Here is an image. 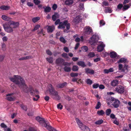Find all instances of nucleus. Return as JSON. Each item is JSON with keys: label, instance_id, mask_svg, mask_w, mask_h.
Here are the masks:
<instances>
[{"label": "nucleus", "instance_id": "nucleus-42", "mask_svg": "<svg viewBox=\"0 0 131 131\" xmlns=\"http://www.w3.org/2000/svg\"><path fill=\"white\" fill-rule=\"evenodd\" d=\"M21 108L25 111H26L27 109V107L23 105H21L20 106Z\"/></svg>", "mask_w": 131, "mask_h": 131}, {"label": "nucleus", "instance_id": "nucleus-62", "mask_svg": "<svg viewBox=\"0 0 131 131\" xmlns=\"http://www.w3.org/2000/svg\"><path fill=\"white\" fill-rule=\"evenodd\" d=\"M26 60L29 59H32L33 58V57L31 56H26L25 57Z\"/></svg>", "mask_w": 131, "mask_h": 131}, {"label": "nucleus", "instance_id": "nucleus-53", "mask_svg": "<svg viewBox=\"0 0 131 131\" xmlns=\"http://www.w3.org/2000/svg\"><path fill=\"white\" fill-rule=\"evenodd\" d=\"M118 68L119 70L121 71L122 72V69H123V66L122 64H119L118 65Z\"/></svg>", "mask_w": 131, "mask_h": 131}, {"label": "nucleus", "instance_id": "nucleus-36", "mask_svg": "<svg viewBox=\"0 0 131 131\" xmlns=\"http://www.w3.org/2000/svg\"><path fill=\"white\" fill-rule=\"evenodd\" d=\"M59 40L61 42H62L63 43H65L67 41L64 38L62 37H60L59 38Z\"/></svg>", "mask_w": 131, "mask_h": 131}, {"label": "nucleus", "instance_id": "nucleus-39", "mask_svg": "<svg viewBox=\"0 0 131 131\" xmlns=\"http://www.w3.org/2000/svg\"><path fill=\"white\" fill-rule=\"evenodd\" d=\"M111 109L109 108L106 110L105 112L107 115L109 116L111 114Z\"/></svg>", "mask_w": 131, "mask_h": 131}, {"label": "nucleus", "instance_id": "nucleus-16", "mask_svg": "<svg viewBox=\"0 0 131 131\" xmlns=\"http://www.w3.org/2000/svg\"><path fill=\"white\" fill-rule=\"evenodd\" d=\"M2 19L6 21H10V20L12 19V18L5 15H3L2 16Z\"/></svg>", "mask_w": 131, "mask_h": 131}, {"label": "nucleus", "instance_id": "nucleus-20", "mask_svg": "<svg viewBox=\"0 0 131 131\" xmlns=\"http://www.w3.org/2000/svg\"><path fill=\"white\" fill-rule=\"evenodd\" d=\"M67 85L66 82H64L62 83H60L58 84L56 86V87L59 88H62L65 86Z\"/></svg>", "mask_w": 131, "mask_h": 131}, {"label": "nucleus", "instance_id": "nucleus-22", "mask_svg": "<svg viewBox=\"0 0 131 131\" xmlns=\"http://www.w3.org/2000/svg\"><path fill=\"white\" fill-rule=\"evenodd\" d=\"M36 119L40 124H42V122L45 120L44 118L40 117L39 116H38L36 117Z\"/></svg>", "mask_w": 131, "mask_h": 131}, {"label": "nucleus", "instance_id": "nucleus-46", "mask_svg": "<svg viewBox=\"0 0 131 131\" xmlns=\"http://www.w3.org/2000/svg\"><path fill=\"white\" fill-rule=\"evenodd\" d=\"M101 103L100 102H98L97 104L95 107V108L96 109H99L101 106Z\"/></svg>", "mask_w": 131, "mask_h": 131}, {"label": "nucleus", "instance_id": "nucleus-27", "mask_svg": "<svg viewBox=\"0 0 131 131\" xmlns=\"http://www.w3.org/2000/svg\"><path fill=\"white\" fill-rule=\"evenodd\" d=\"M81 129L84 131H90V130L88 127L83 125L82 127H80Z\"/></svg>", "mask_w": 131, "mask_h": 131}, {"label": "nucleus", "instance_id": "nucleus-44", "mask_svg": "<svg viewBox=\"0 0 131 131\" xmlns=\"http://www.w3.org/2000/svg\"><path fill=\"white\" fill-rule=\"evenodd\" d=\"M95 55L93 52H90L88 54V56L90 58L93 57H94Z\"/></svg>", "mask_w": 131, "mask_h": 131}, {"label": "nucleus", "instance_id": "nucleus-43", "mask_svg": "<svg viewBox=\"0 0 131 131\" xmlns=\"http://www.w3.org/2000/svg\"><path fill=\"white\" fill-rule=\"evenodd\" d=\"M86 82L87 84L90 85H91L92 83V81L89 79H87Z\"/></svg>", "mask_w": 131, "mask_h": 131}, {"label": "nucleus", "instance_id": "nucleus-63", "mask_svg": "<svg viewBox=\"0 0 131 131\" xmlns=\"http://www.w3.org/2000/svg\"><path fill=\"white\" fill-rule=\"evenodd\" d=\"M130 6L127 5H125L123 6V8L124 9L126 10L129 8Z\"/></svg>", "mask_w": 131, "mask_h": 131}, {"label": "nucleus", "instance_id": "nucleus-61", "mask_svg": "<svg viewBox=\"0 0 131 131\" xmlns=\"http://www.w3.org/2000/svg\"><path fill=\"white\" fill-rule=\"evenodd\" d=\"M100 60L101 58L99 57H98L97 58L94 59L93 60L94 62H97L100 61Z\"/></svg>", "mask_w": 131, "mask_h": 131}, {"label": "nucleus", "instance_id": "nucleus-48", "mask_svg": "<svg viewBox=\"0 0 131 131\" xmlns=\"http://www.w3.org/2000/svg\"><path fill=\"white\" fill-rule=\"evenodd\" d=\"M61 56L65 58H68V55L66 53H64L62 54Z\"/></svg>", "mask_w": 131, "mask_h": 131}, {"label": "nucleus", "instance_id": "nucleus-8", "mask_svg": "<svg viewBox=\"0 0 131 131\" xmlns=\"http://www.w3.org/2000/svg\"><path fill=\"white\" fill-rule=\"evenodd\" d=\"M29 90L30 93L31 95L35 96V95L39 93V92L37 90H34L32 87L31 86H29Z\"/></svg>", "mask_w": 131, "mask_h": 131}, {"label": "nucleus", "instance_id": "nucleus-34", "mask_svg": "<svg viewBox=\"0 0 131 131\" xmlns=\"http://www.w3.org/2000/svg\"><path fill=\"white\" fill-rule=\"evenodd\" d=\"M46 59L47 60L49 63H52L53 62V59L51 57H50L49 58H47Z\"/></svg>", "mask_w": 131, "mask_h": 131}, {"label": "nucleus", "instance_id": "nucleus-13", "mask_svg": "<svg viewBox=\"0 0 131 131\" xmlns=\"http://www.w3.org/2000/svg\"><path fill=\"white\" fill-rule=\"evenodd\" d=\"M105 45L103 43H102L98 46L97 47V51L99 52L102 51L104 49Z\"/></svg>", "mask_w": 131, "mask_h": 131}, {"label": "nucleus", "instance_id": "nucleus-30", "mask_svg": "<svg viewBox=\"0 0 131 131\" xmlns=\"http://www.w3.org/2000/svg\"><path fill=\"white\" fill-rule=\"evenodd\" d=\"M104 11L106 13H111L112 11L111 8L109 7H106Z\"/></svg>", "mask_w": 131, "mask_h": 131}, {"label": "nucleus", "instance_id": "nucleus-33", "mask_svg": "<svg viewBox=\"0 0 131 131\" xmlns=\"http://www.w3.org/2000/svg\"><path fill=\"white\" fill-rule=\"evenodd\" d=\"M105 113V112L102 110H101L100 111H98L97 112V114L99 115H103Z\"/></svg>", "mask_w": 131, "mask_h": 131}, {"label": "nucleus", "instance_id": "nucleus-25", "mask_svg": "<svg viewBox=\"0 0 131 131\" xmlns=\"http://www.w3.org/2000/svg\"><path fill=\"white\" fill-rule=\"evenodd\" d=\"M59 17V16L58 14L57 13H55L53 15L52 17V19L53 21H55Z\"/></svg>", "mask_w": 131, "mask_h": 131}, {"label": "nucleus", "instance_id": "nucleus-3", "mask_svg": "<svg viewBox=\"0 0 131 131\" xmlns=\"http://www.w3.org/2000/svg\"><path fill=\"white\" fill-rule=\"evenodd\" d=\"M11 81L14 82L16 84L18 85L19 86H21L20 82H22V79H23L20 76L18 75H15L14 77H10L9 78Z\"/></svg>", "mask_w": 131, "mask_h": 131}, {"label": "nucleus", "instance_id": "nucleus-5", "mask_svg": "<svg viewBox=\"0 0 131 131\" xmlns=\"http://www.w3.org/2000/svg\"><path fill=\"white\" fill-rule=\"evenodd\" d=\"M110 102L112 103V105L115 108L118 107L120 104V102L118 100L113 97L111 98Z\"/></svg>", "mask_w": 131, "mask_h": 131}, {"label": "nucleus", "instance_id": "nucleus-41", "mask_svg": "<svg viewBox=\"0 0 131 131\" xmlns=\"http://www.w3.org/2000/svg\"><path fill=\"white\" fill-rule=\"evenodd\" d=\"M38 34L39 36H41V35H44L45 34H43V30L42 29H41L40 31H38Z\"/></svg>", "mask_w": 131, "mask_h": 131}, {"label": "nucleus", "instance_id": "nucleus-4", "mask_svg": "<svg viewBox=\"0 0 131 131\" xmlns=\"http://www.w3.org/2000/svg\"><path fill=\"white\" fill-rule=\"evenodd\" d=\"M70 25L67 20H65L63 22H60L58 27V28L64 29L66 26L67 30H69L70 28Z\"/></svg>", "mask_w": 131, "mask_h": 131}, {"label": "nucleus", "instance_id": "nucleus-21", "mask_svg": "<svg viewBox=\"0 0 131 131\" xmlns=\"http://www.w3.org/2000/svg\"><path fill=\"white\" fill-rule=\"evenodd\" d=\"M10 8V6L5 5H2L0 6V9L3 10H7Z\"/></svg>", "mask_w": 131, "mask_h": 131}, {"label": "nucleus", "instance_id": "nucleus-28", "mask_svg": "<svg viewBox=\"0 0 131 131\" xmlns=\"http://www.w3.org/2000/svg\"><path fill=\"white\" fill-rule=\"evenodd\" d=\"M110 56L111 58H114L116 57L117 54L114 51L110 53Z\"/></svg>", "mask_w": 131, "mask_h": 131}, {"label": "nucleus", "instance_id": "nucleus-52", "mask_svg": "<svg viewBox=\"0 0 131 131\" xmlns=\"http://www.w3.org/2000/svg\"><path fill=\"white\" fill-rule=\"evenodd\" d=\"M63 106L61 105V103H59L57 105V107L58 109H60V110L62 109Z\"/></svg>", "mask_w": 131, "mask_h": 131}, {"label": "nucleus", "instance_id": "nucleus-55", "mask_svg": "<svg viewBox=\"0 0 131 131\" xmlns=\"http://www.w3.org/2000/svg\"><path fill=\"white\" fill-rule=\"evenodd\" d=\"M46 128L49 131H51L52 128H53L49 125H47Z\"/></svg>", "mask_w": 131, "mask_h": 131}, {"label": "nucleus", "instance_id": "nucleus-1", "mask_svg": "<svg viewBox=\"0 0 131 131\" xmlns=\"http://www.w3.org/2000/svg\"><path fill=\"white\" fill-rule=\"evenodd\" d=\"M19 25L18 22L10 20L7 24H3V26L5 31L8 33H11L13 31V28L18 27Z\"/></svg>", "mask_w": 131, "mask_h": 131}, {"label": "nucleus", "instance_id": "nucleus-49", "mask_svg": "<svg viewBox=\"0 0 131 131\" xmlns=\"http://www.w3.org/2000/svg\"><path fill=\"white\" fill-rule=\"evenodd\" d=\"M78 74L77 73H71L70 75L72 77H77L78 76Z\"/></svg>", "mask_w": 131, "mask_h": 131}, {"label": "nucleus", "instance_id": "nucleus-24", "mask_svg": "<svg viewBox=\"0 0 131 131\" xmlns=\"http://www.w3.org/2000/svg\"><path fill=\"white\" fill-rule=\"evenodd\" d=\"M118 84V81L116 80H114L111 82V85L113 86H115Z\"/></svg>", "mask_w": 131, "mask_h": 131}, {"label": "nucleus", "instance_id": "nucleus-45", "mask_svg": "<svg viewBox=\"0 0 131 131\" xmlns=\"http://www.w3.org/2000/svg\"><path fill=\"white\" fill-rule=\"evenodd\" d=\"M40 27V25H37L35 26L34 28L32 30V31H34L39 29Z\"/></svg>", "mask_w": 131, "mask_h": 131}, {"label": "nucleus", "instance_id": "nucleus-23", "mask_svg": "<svg viewBox=\"0 0 131 131\" xmlns=\"http://www.w3.org/2000/svg\"><path fill=\"white\" fill-rule=\"evenodd\" d=\"M128 66L127 65L125 64L123 67L122 72H124L125 73H127L128 71Z\"/></svg>", "mask_w": 131, "mask_h": 131}, {"label": "nucleus", "instance_id": "nucleus-9", "mask_svg": "<svg viewBox=\"0 0 131 131\" xmlns=\"http://www.w3.org/2000/svg\"><path fill=\"white\" fill-rule=\"evenodd\" d=\"M124 88L123 86L118 85L115 88V91L119 93L122 94L124 92Z\"/></svg>", "mask_w": 131, "mask_h": 131}, {"label": "nucleus", "instance_id": "nucleus-37", "mask_svg": "<svg viewBox=\"0 0 131 131\" xmlns=\"http://www.w3.org/2000/svg\"><path fill=\"white\" fill-rule=\"evenodd\" d=\"M44 9V11L45 12H49L51 9V8L49 7H46V8L43 7Z\"/></svg>", "mask_w": 131, "mask_h": 131}, {"label": "nucleus", "instance_id": "nucleus-6", "mask_svg": "<svg viewBox=\"0 0 131 131\" xmlns=\"http://www.w3.org/2000/svg\"><path fill=\"white\" fill-rule=\"evenodd\" d=\"M22 82H20L21 86H19L20 88L22 89L26 93H28L29 91L28 90V87L26 85L24 79H22Z\"/></svg>", "mask_w": 131, "mask_h": 131}, {"label": "nucleus", "instance_id": "nucleus-15", "mask_svg": "<svg viewBox=\"0 0 131 131\" xmlns=\"http://www.w3.org/2000/svg\"><path fill=\"white\" fill-rule=\"evenodd\" d=\"M55 29L54 26L52 25L48 27L47 29V31L49 33L52 32Z\"/></svg>", "mask_w": 131, "mask_h": 131}, {"label": "nucleus", "instance_id": "nucleus-57", "mask_svg": "<svg viewBox=\"0 0 131 131\" xmlns=\"http://www.w3.org/2000/svg\"><path fill=\"white\" fill-rule=\"evenodd\" d=\"M34 2L36 5H38L40 3V1L39 0H34Z\"/></svg>", "mask_w": 131, "mask_h": 131}, {"label": "nucleus", "instance_id": "nucleus-51", "mask_svg": "<svg viewBox=\"0 0 131 131\" xmlns=\"http://www.w3.org/2000/svg\"><path fill=\"white\" fill-rule=\"evenodd\" d=\"M6 46V45L3 42L2 43V48L3 50H5Z\"/></svg>", "mask_w": 131, "mask_h": 131}, {"label": "nucleus", "instance_id": "nucleus-59", "mask_svg": "<svg viewBox=\"0 0 131 131\" xmlns=\"http://www.w3.org/2000/svg\"><path fill=\"white\" fill-rule=\"evenodd\" d=\"M46 52L50 56H51L52 54V53L49 50H47L46 51Z\"/></svg>", "mask_w": 131, "mask_h": 131}, {"label": "nucleus", "instance_id": "nucleus-64", "mask_svg": "<svg viewBox=\"0 0 131 131\" xmlns=\"http://www.w3.org/2000/svg\"><path fill=\"white\" fill-rule=\"evenodd\" d=\"M128 104L130 106L128 108V110L130 111H131V102H129L128 103Z\"/></svg>", "mask_w": 131, "mask_h": 131}, {"label": "nucleus", "instance_id": "nucleus-54", "mask_svg": "<svg viewBox=\"0 0 131 131\" xmlns=\"http://www.w3.org/2000/svg\"><path fill=\"white\" fill-rule=\"evenodd\" d=\"M108 5V3L107 2L104 1L102 3V6H106Z\"/></svg>", "mask_w": 131, "mask_h": 131}, {"label": "nucleus", "instance_id": "nucleus-10", "mask_svg": "<svg viewBox=\"0 0 131 131\" xmlns=\"http://www.w3.org/2000/svg\"><path fill=\"white\" fill-rule=\"evenodd\" d=\"M64 60L61 58H59L56 59V63L58 66H61L64 62Z\"/></svg>", "mask_w": 131, "mask_h": 131}, {"label": "nucleus", "instance_id": "nucleus-35", "mask_svg": "<svg viewBox=\"0 0 131 131\" xmlns=\"http://www.w3.org/2000/svg\"><path fill=\"white\" fill-rule=\"evenodd\" d=\"M40 19V17H38L34 18L32 19V20L34 23H35L37 22Z\"/></svg>", "mask_w": 131, "mask_h": 131}, {"label": "nucleus", "instance_id": "nucleus-12", "mask_svg": "<svg viewBox=\"0 0 131 131\" xmlns=\"http://www.w3.org/2000/svg\"><path fill=\"white\" fill-rule=\"evenodd\" d=\"M85 71L86 73L90 74H93L94 73V71L89 68H86L85 69Z\"/></svg>", "mask_w": 131, "mask_h": 131}, {"label": "nucleus", "instance_id": "nucleus-32", "mask_svg": "<svg viewBox=\"0 0 131 131\" xmlns=\"http://www.w3.org/2000/svg\"><path fill=\"white\" fill-rule=\"evenodd\" d=\"M126 59L124 58H121L119 61H117L118 63H125L126 61Z\"/></svg>", "mask_w": 131, "mask_h": 131}, {"label": "nucleus", "instance_id": "nucleus-11", "mask_svg": "<svg viewBox=\"0 0 131 131\" xmlns=\"http://www.w3.org/2000/svg\"><path fill=\"white\" fill-rule=\"evenodd\" d=\"M13 94V93H10L7 94L6 96L7 97L6 98V99L9 101H13L15 99V97L11 96Z\"/></svg>", "mask_w": 131, "mask_h": 131}, {"label": "nucleus", "instance_id": "nucleus-26", "mask_svg": "<svg viewBox=\"0 0 131 131\" xmlns=\"http://www.w3.org/2000/svg\"><path fill=\"white\" fill-rule=\"evenodd\" d=\"M77 64L79 66H81L82 67H86V65L84 62L83 61H80L77 62Z\"/></svg>", "mask_w": 131, "mask_h": 131}, {"label": "nucleus", "instance_id": "nucleus-2", "mask_svg": "<svg viewBox=\"0 0 131 131\" xmlns=\"http://www.w3.org/2000/svg\"><path fill=\"white\" fill-rule=\"evenodd\" d=\"M49 94L52 96H54L56 99L59 100L60 99L59 96L58 95V93L57 91H56L54 88L51 84L49 85Z\"/></svg>", "mask_w": 131, "mask_h": 131}, {"label": "nucleus", "instance_id": "nucleus-18", "mask_svg": "<svg viewBox=\"0 0 131 131\" xmlns=\"http://www.w3.org/2000/svg\"><path fill=\"white\" fill-rule=\"evenodd\" d=\"M81 20V17L79 16H78L74 19V21L77 24L79 23Z\"/></svg>", "mask_w": 131, "mask_h": 131}, {"label": "nucleus", "instance_id": "nucleus-17", "mask_svg": "<svg viewBox=\"0 0 131 131\" xmlns=\"http://www.w3.org/2000/svg\"><path fill=\"white\" fill-rule=\"evenodd\" d=\"M114 70L113 68H111L108 69H104V72L105 73L108 74L109 73L113 72Z\"/></svg>", "mask_w": 131, "mask_h": 131}, {"label": "nucleus", "instance_id": "nucleus-58", "mask_svg": "<svg viewBox=\"0 0 131 131\" xmlns=\"http://www.w3.org/2000/svg\"><path fill=\"white\" fill-rule=\"evenodd\" d=\"M99 86V84H94L93 85V87L94 88L96 89Z\"/></svg>", "mask_w": 131, "mask_h": 131}, {"label": "nucleus", "instance_id": "nucleus-60", "mask_svg": "<svg viewBox=\"0 0 131 131\" xmlns=\"http://www.w3.org/2000/svg\"><path fill=\"white\" fill-rule=\"evenodd\" d=\"M100 23L101 26L104 25L105 24V22L103 20L100 21Z\"/></svg>", "mask_w": 131, "mask_h": 131}, {"label": "nucleus", "instance_id": "nucleus-7", "mask_svg": "<svg viewBox=\"0 0 131 131\" xmlns=\"http://www.w3.org/2000/svg\"><path fill=\"white\" fill-rule=\"evenodd\" d=\"M70 63L68 62L64 63L63 64L65 66L63 68L64 71L66 72H70L71 70Z\"/></svg>", "mask_w": 131, "mask_h": 131}, {"label": "nucleus", "instance_id": "nucleus-47", "mask_svg": "<svg viewBox=\"0 0 131 131\" xmlns=\"http://www.w3.org/2000/svg\"><path fill=\"white\" fill-rule=\"evenodd\" d=\"M40 124L42 126L45 127H46L47 126V124L46 123V122L45 120L42 122V124Z\"/></svg>", "mask_w": 131, "mask_h": 131}, {"label": "nucleus", "instance_id": "nucleus-31", "mask_svg": "<svg viewBox=\"0 0 131 131\" xmlns=\"http://www.w3.org/2000/svg\"><path fill=\"white\" fill-rule=\"evenodd\" d=\"M97 38H96V36L94 35L92 36L91 38V41H92L93 43H94L97 41Z\"/></svg>", "mask_w": 131, "mask_h": 131}, {"label": "nucleus", "instance_id": "nucleus-19", "mask_svg": "<svg viewBox=\"0 0 131 131\" xmlns=\"http://www.w3.org/2000/svg\"><path fill=\"white\" fill-rule=\"evenodd\" d=\"M73 3V0H66L65 2V4L66 5L70 6L72 5Z\"/></svg>", "mask_w": 131, "mask_h": 131}, {"label": "nucleus", "instance_id": "nucleus-56", "mask_svg": "<svg viewBox=\"0 0 131 131\" xmlns=\"http://www.w3.org/2000/svg\"><path fill=\"white\" fill-rule=\"evenodd\" d=\"M82 48V50L86 52L88 50V48L86 46H83Z\"/></svg>", "mask_w": 131, "mask_h": 131}, {"label": "nucleus", "instance_id": "nucleus-50", "mask_svg": "<svg viewBox=\"0 0 131 131\" xmlns=\"http://www.w3.org/2000/svg\"><path fill=\"white\" fill-rule=\"evenodd\" d=\"M35 97H34L33 98V100L34 101H37L38 99L39 98V95H35Z\"/></svg>", "mask_w": 131, "mask_h": 131}, {"label": "nucleus", "instance_id": "nucleus-38", "mask_svg": "<svg viewBox=\"0 0 131 131\" xmlns=\"http://www.w3.org/2000/svg\"><path fill=\"white\" fill-rule=\"evenodd\" d=\"M103 122V121L102 119L99 120L95 122V124H96L100 125Z\"/></svg>", "mask_w": 131, "mask_h": 131}, {"label": "nucleus", "instance_id": "nucleus-40", "mask_svg": "<svg viewBox=\"0 0 131 131\" xmlns=\"http://www.w3.org/2000/svg\"><path fill=\"white\" fill-rule=\"evenodd\" d=\"M79 69V67L76 66H73L72 68V70L73 71H78Z\"/></svg>", "mask_w": 131, "mask_h": 131}, {"label": "nucleus", "instance_id": "nucleus-14", "mask_svg": "<svg viewBox=\"0 0 131 131\" xmlns=\"http://www.w3.org/2000/svg\"><path fill=\"white\" fill-rule=\"evenodd\" d=\"M84 31L86 33L89 34L92 32V30L89 26H86L84 29Z\"/></svg>", "mask_w": 131, "mask_h": 131}, {"label": "nucleus", "instance_id": "nucleus-29", "mask_svg": "<svg viewBox=\"0 0 131 131\" xmlns=\"http://www.w3.org/2000/svg\"><path fill=\"white\" fill-rule=\"evenodd\" d=\"M76 121L78 124L79 126L80 127H82L83 125L82 123L80 120L78 118H76Z\"/></svg>", "mask_w": 131, "mask_h": 131}]
</instances>
